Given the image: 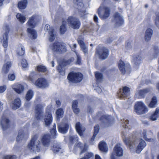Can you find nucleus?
<instances>
[{"instance_id": "1", "label": "nucleus", "mask_w": 159, "mask_h": 159, "mask_svg": "<svg viewBox=\"0 0 159 159\" xmlns=\"http://www.w3.org/2000/svg\"><path fill=\"white\" fill-rule=\"evenodd\" d=\"M122 137L124 141L131 151H134L136 146V152L137 153H140L147 145L145 142L141 139H130V138L126 137V135L124 134Z\"/></svg>"}, {"instance_id": "2", "label": "nucleus", "mask_w": 159, "mask_h": 159, "mask_svg": "<svg viewBox=\"0 0 159 159\" xmlns=\"http://www.w3.org/2000/svg\"><path fill=\"white\" fill-rule=\"evenodd\" d=\"M40 19V17L39 15H34L30 18L27 23L28 26L27 32L29 37L32 39H35L37 38V33L33 28L38 25Z\"/></svg>"}, {"instance_id": "3", "label": "nucleus", "mask_w": 159, "mask_h": 159, "mask_svg": "<svg viewBox=\"0 0 159 159\" xmlns=\"http://www.w3.org/2000/svg\"><path fill=\"white\" fill-rule=\"evenodd\" d=\"M37 135H34L28 145V148L32 151L39 152L40 150V142L37 141Z\"/></svg>"}, {"instance_id": "4", "label": "nucleus", "mask_w": 159, "mask_h": 159, "mask_svg": "<svg viewBox=\"0 0 159 159\" xmlns=\"http://www.w3.org/2000/svg\"><path fill=\"white\" fill-rule=\"evenodd\" d=\"M49 48L53 52L57 53L63 52L67 51L66 46L58 42L50 45Z\"/></svg>"}, {"instance_id": "5", "label": "nucleus", "mask_w": 159, "mask_h": 159, "mask_svg": "<svg viewBox=\"0 0 159 159\" xmlns=\"http://www.w3.org/2000/svg\"><path fill=\"white\" fill-rule=\"evenodd\" d=\"M134 111L137 114H140L147 112L148 109L143 102L138 101L135 105Z\"/></svg>"}, {"instance_id": "6", "label": "nucleus", "mask_w": 159, "mask_h": 159, "mask_svg": "<svg viewBox=\"0 0 159 159\" xmlns=\"http://www.w3.org/2000/svg\"><path fill=\"white\" fill-rule=\"evenodd\" d=\"M123 150L120 143H117L114 146L111 156V159H116V157H121L123 156Z\"/></svg>"}, {"instance_id": "7", "label": "nucleus", "mask_w": 159, "mask_h": 159, "mask_svg": "<svg viewBox=\"0 0 159 159\" xmlns=\"http://www.w3.org/2000/svg\"><path fill=\"white\" fill-rule=\"evenodd\" d=\"M82 78V75L80 73H74L71 72L68 75L67 79L70 81L74 83L80 82Z\"/></svg>"}, {"instance_id": "8", "label": "nucleus", "mask_w": 159, "mask_h": 159, "mask_svg": "<svg viewBox=\"0 0 159 159\" xmlns=\"http://www.w3.org/2000/svg\"><path fill=\"white\" fill-rule=\"evenodd\" d=\"M67 22L69 26L74 29H78L80 27V22L75 17H69L67 19Z\"/></svg>"}, {"instance_id": "9", "label": "nucleus", "mask_w": 159, "mask_h": 159, "mask_svg": "<svg viewBox=\"0 0 159 159\" xmlns=\"http://www.w3.org/2000/svg\"><path fill=\"white\" fill-rule=\"evenodd\" d=\"M101 122L104 124L106 126H108L113 124L114 122V118L107 115H103L100 118Z\"/></svg>"}, {"instance_id": "10", "label": "nucleus", "mask_w": 159, "mask_h": 159, "mask_svg": "<svg viewBox=\"0 0 159 159\" xmlns=\"http://www.w3.org/2000/svg\"><path fill=\"white\" fill-rule=\"evenodd\" d=\"M43 106L41 104H39L36 106L35 108V118L38 120H41L43 118Z\"/></svg>"}, {"instance_id": "11", "label": "nucleus", "mask_w": 159, "mask_h": 159, "mask_svg": "<svg viewBox=\"0 0 159 159\" xmlns=\"http://www.w3.org/2000/svg\"><path fill=\"white\" fill-rule=\"evenodd\" d=\"M9 31V28L7 26H5L3 28L2 32L3 34V45L5 48L8 46L7 38L8 34Z\"/></svg>"}, {"instance_id": "12", "label": "nucleus", "mask_w": 159, "mask_h": 159, "mask_svg": "<svg viewBox=\"0 0 159 159\" xmlns=\"http://www.w3.org/2000/svg\"><path fill=\"white\" fill-rule=\"evenodd\" d=\"M35 84L39 88H44L48 86L49 84L47 81L44 78H39L35 82Z\"/></svg>"}, {"instance_id": "13", "label": "nucleus", "mask_w": 159, "mask_h": 159, "mask_svg": "<svg viewBox=\"0 0 159 159\" xmlns=\"http://www.w3.org/2000/svg\"><path fill=\"white\" fill-rule=\"evenodd\" d=\"M123 17L118 12L115 13L112 21L115 23L117 26L122 25L124 23Z\"/></svg>"}, {"instance_id": "14", "label": "nucleus", "mask_w": 159, "mask_h": 159, "mask_svg": "<svg viewBox=\"0 0 159 159\" xmlns=\"http://www.w3.org/2000/svg\"><path fill=\"white\" fill-rule=\"evenodd\" d=\"M123 17L118 12L115 13L112 21L115 23L117 26L122 25L124 23Z\"/></svg>"}, {"instance_id": "15", "label": "nucleus", "mask_w": 159, "mask_h": 159, "mask_svg": "<svg viewBox=\"0 0 159 159\" xmlns=\"http://www.w3.org/2000/svg\"><path fill=\"white\" fill-rule=\"evenodd\" d=\"M101 7L99 8L98 10V13L99 17L102 19H106L110 15V9L108 7H105L103 9L102 13L101 14L100 12Z\"/></svg>"}, {"instance_id": "16", "label": "nucleus", "mask_w": 159, "mask_h": 159, "mask_svg": "<svg viewBox=\"0 0 159 159\" xmlns=\"http://www.w3.org/2000/svg\"><path fill=\"white\" fill-rule=\"evenodd\" d=\"M88 149V146L86 144H83L80 142L77 143L75 147L74 150H79L80 152V154H81L86 151Z\"/></svg>"}, {"instance_id": "17", "label": "nucleus", "mask_w": 159, "mask_h": 159, "mask_svg": "<svg viewBox=\"0 0 159 159\" xmlns=\"http://www.w3.org/2000/svg\"><path fill=\"white\" fill-rule=\"evenodd\" d=\"M130 89L128 87H125L122 90L118 93V97L122 98L127 97L130 93Z\"/></svg>"}, {"instance_id": "18", "label": "nucleus", "mask_w": 159, "mask_h": 159, "mask_svg": "<svg viewBox=\"0 0 159 159\" xmlns=\"http://www.w3.org/2000/svg\"><path fill=\"white\" fill-rule=\"evenodd\" d=\"M12 89L17 93L20 94L23 92L24 90V86L21 84L15 83L11 86Z\"/></svg>"}, {"instance_id": "19", "label": "nucleus", "mask_w": 159, "mask_h": 159, "mask_svg": "<svg viewBox=\"0 0 159 159\" xmlns=\"http://www.w3.org/2000/svg\"><path fill=\"white\" fill-rule=\"evenodd\" d=\"M98 54L100 59H104L108 56L109 52L107 49L103 48L98 52Z\"/></svg>"}, {"instance_id": "20", "label": "nucleus", "mask_w": 159, "mask_h": 159, "mask_svg": "<svg viewBox=\"0 0 159 159\" xmlns=\"http://www.w3.org/2000/svg\"><path fill=\"white\" fill-rule=\"evenodd\" d=\"M44 120L45 125L46 126H48L51 124L52 121V117L50 112H46Z\"/></svg>"}, {"instance_id": "21", "label": "nucleus", "mask_w": 159, "mask_h": 159, "mask_svg": "<svg viewBox=\"0 0 159 159\" xmlns=\"http://www.w3.org/2000/svg\"><path fill=\"white\" fill-rule=\"evenodd\" d=\"M45 30L47 31L49 30L48 38L49 41L50 42L53 41L55 38V36L53 33V30L52 28H50L49 25L46 24L45 25Z\"/></svg>"}, {"instance_id": "22", "label": "nucleus", "mask_w": 159, "mask_h": 159, "mask_svg": "<svg viewBox=\"0 0 159 159\" xmlns=\"http://www.w3.org/2000/svg\"><path fill=\"white\" fill-rule=\"evenodd\" d=\"M77 8L79 11V13L80 16L83 18L85 17L84 16L86 15V13L83 4L81 2H78L77 1Z\"/></svg>"}, {"instance_id": "23", "label": "nucleus", "mask_w": 159, "mask_h": 159, "mask_svg": "<svg viewBox=\"0 0 159 159\" xmlns=\"http://www.w3.org/2000/svg\"><path fill=\"white\" fill-rule=\"evenodd\" d=\"M149 91L150 90L148 89L139 90L136 92L135 95V97L138 99L143 98L145 95L149 92Z\"/></svg>"}, {"instance_id": "24", "label": "nucleus", "mask_w": 159, "mask_h": 159, "mask_svg": "<svg viewBox=\"0 0 159 159\" xmlns=\"http://www.w3.org/2000/svg\"><path fill=\"white\" fill-rule=\"evenodd\" d=\"M20 105V100L19 98L15 99L11 104V107L14 110H15L19 108Z\"/></svg>"}, {"instance_id": "25", "label": "nucleus", "mask_w": 159, "mask_h": 159, "mask_svg": "<svg viewBox=\"0 0 159 159\" xmlns=\"http://www.w3.org/2000/svg\"><path fill=\"white\" fill-rule=\"evenodd\" d=\"M1 123L3 130H6L9 127V121L6 117H2Z\"/></svg>"}, {"instance_id": "26", "label": "nucleus", "mask_w": 159, "mask_h": 159, "mask_svg": "<svg viewBox=\"0 0 159 159\" xmlns=\"http://www.w3.org/2000/svg\"><path fill=\"white\" fill-rule=\"evenodd\" d=\"M68 125L66 123H61L58 125L59 132L62 134L66 133L68 129Z\"/></svg>"}, {"instance_id": "27", "label": "nucleus", "mask_w": 159, "mask_h": 159, "mask_svg": "<svg viewBox=\"0 0 159 159\" xmlns=\"http://www.w3.org/2000/svg\"><path fill=\"white\" fill-rule=\"evenodd\" d=\"M153 34L152 30L150 28L147 29L145 33V40L148 41L150 40Z\"/></svg>"}, {"instance_id": "28", "label": "nucleus", "mask_w": 159, "mask_h": 159, "mask_svg": "<svg viewBox=\"0 0 159 159\" xmlns=\"http://www.w3.org/2000/svg\"><path fill=\"white\" fill-rule=\"evenodd\" d=\"M50 138L48 134H45L42 137L41 141L44 146H48L50 142Z\"/></svg>"}, {"instance_id": "29", "label": "nucleus", "mask_w": 159, "mask_h": 159, "mask_svg": "<svg viewBox=\"0 0 159 159\" xmlns=\"http://www.w3.org/2000/svg\"><path fill=\"white\" fill-rule=\"evenodd\" d=\"M75 129L80 136H82L83 135V133L85 130V128L82 126L79 122L77 123L76 124Z\"/></svg>"}, {"instance_id": "30", "label": "nucleus", "mask_w": 159, "mask_h": 159, "mask_svg": "<svg viewBox=\"0 0 159 159\" xmlns=\"http://www.w3.org/2000/svg\"><path fill=\"white\" fill-rule=\"evenodd\" d=\"M99 148L102 152L107 153L108 151V147L106 143L104 142H102L99 144Z\"/></svg>"}, {"instance_id": "31", "label": "nucleus", "mask_w": 159, "mask_h": 159, "mask_svg": "<svg viewBox=\"0 0 159 159\" xmlns=\"http://www.w3.org/2000/svg\"><path fill=\"white\" fill-rule=\"evenodd\" d=\"M11 64L10 61H8L4 64L2 69V72L4 74L7 73L11 68Z\"/></svg>"}, {"instance_id": "32", "label": "nucleus", "mask_w": 159, "mask_h": 159, "mask_svg": "<svg viewBox=\"0 0 159 159\" xmlns=\"http://www.w3.org/2000/svg\"><path fill=\"white\" fill-rule=\"evenodd\" d=\"M16 54L18 56H22L25 53V48L23 46L20 45L17 47L16 50Z\"/></svg>"}, {"instance_id": "33", "label": "nucleus", "mask_w": 159, "mask_h": 159, "mask_svg": "<svg viewBox=\"0 0 159 159\" xmlns=\"http://www.w3.org/2000/svg\"><path fill=\"white\" fill-rule=\"evenodd\" d=\"M78 42L80 45L83 52L85 54H87L88 53V47L85 44L83 41L81 39H78Z\"/></svg>"}, {"instance_id": "34", "label": "nucleus", "mask_w": 159, "mask_h": 159, "mask_svg": "<svg viewBox=\"0 0 159 159\" xmlns=\"http://www.w3.org/2000/svg\"><path fill=\"white\" fill-rule=\"evenodd\" d=\"M28 135V134H25L23 131L20 130L16 138V140L19 141L22 139H25L27 138Z\"/></svg>"}, {"instance_id": "35", "label": "nucleus", "mask_w": 159, "mask_h": 159, "mask_svg": "<svg viewBox=\"0 0 159 159\" xmlns=\"http://www.w3.org/2000/svg\"><path fill=\"white\" fill-rule=\"evenodd\" d=\"M159 115V108L156 109L155 112L149 117V119L152 121H155L157 120Z\"/></svg>"}, {"instance_id": "36", "label": "nucleus", "mask_w": 159, "mask_h": 159, "mask_svg": "<svg viewBox=\"0 0 159 159\" xmlns=\"http://www.w3.org/2000/svg\"><path fill=\"white\" fill-rule=\"evenodd\" d=\"M118 67L121 72L123 74L125 73L126 68L124 62L121 60H120L118 62Z\"/></svg>"}, {"instance_id": "37", "label": "nucleus", "mask_w": 159, "mask_h": 159, "mask_svg": "<svg viewBox=\"0 0 159 159\" xmlns=\"http://www.w3.org/2000/svg\"><path fill=\"white\" fill-rule=\"evenodd\" d=\"M27 1L26 0L20 1L18 3V7L21 9L25 8L27 5Z\"/></svg>"}, {"instance_id": "38", "label": "nucleus", "mask_w": 159, "mask_h": 159, "mask_svg": "<svg viewBox=\"0 0 159 159\" xmlns=\"http://www.w3.org/2000/svg\"><path fill=\"white\" fill-rule=\"evenodd\" d=\"M157 104V100L156 97H153L148 105V106L150 108H154L156 107Z\"/></svg>"}, {"instance_id": "39", "label": "nucleus", "mask_w": 159, "mask_h": 159, "mask_svg": "<svg viewBox=\"0 0 159 159\" xmlns=\"http://www.w3.org/2000/svg\"><path fill=\"white\" fill-rule=\"evenodd\" d=\"M34 93L33 91L31 90H30L27 92L26 96L25 99L27 101H29L34 96Z\"/></svg>"}, {"instance_id": "40", "label": "nucleus", "mask_w": 159, "mask_h": 159, "mask_svg": "<svg viewBox=\"0 0 159 159\" xmlns=\"http://www.w3.org/2000/svg\"><path fill=\"white\" fill-rule=\"evenodd\" d=\"M66 21H63L62 23V25L61 26L60 28V32L61 34H64L66 30Z\"/></svg>"}, {"instance_id": "41", "label": "nucleus", "mask_w": 159, "mask_h": 159, "mask_svg": "<svg viewBox=\"0 0 159 159\" xmlns=\"http://www.w3.org/2000/svg\"><path fill=\"white\" fill-rule=\"evenodd\" d=\"M142 58L141 57L138 56L134 57L133 60V62L136 65H139L141 62Z\"/></svg>"}, {"instance_id": "42", "label": "nucleus", "mask_w": 159, "mask_h": 159, "mask_svg": "<svg viewBox=\"0 0 159 159\" xmlns=\"http://www.w3.org/2000/svg\"><path fill=\"white\" fill-rule=\"evenodd\" d=\"M16 17L19 20L21 23H23L26 20L25 17L20 14L18 13L16 15Z\"/></svg>"}, {"instance_id": "43", "label": "nucleus", "mask_w": 159, "mask_h": 159, "mask_svg": "<svg viewBox=\"0 0 159 159\" xmlns=\"http://www.w3.org/2000/svg\"><path fill=\"white\" fill-rule=\"evenodd\" d=\"M64 112L62 109L59 108L56 111V114L57 119H59L61 118L63 115Z\"/></svg>"}, {"instance_id": "44", "label": "nucleus", "mask_w": 159, "mask_h": 159, "mask_svg": "<svg viewBox=\"0 0 159 159\" xmlns=\"http://www.w3.org/2000/svg\"><path fill=\"white\" fill-rule=\"evenodd\" d=\"M37 70L39 72H44L46 71L47 70L46 67L43 66L39 65L37 66Z\"/></svg>"}, {"instance_id": "45", "label": "nucleus", "mask_w": 159, "mask_h": 159, "mask_svg": "<svg viewBox=\"0 0 159 159\" xmlns=\"http://www.w3.org/2000/svg\"><path fill=\"white\" fill-rule=\"evenodd\" d=\"M56 126L55 124H54L53 125V128L51 130V137L53 138H55L57 135L56 131Z\"/></svg>"}, {"instance_id": "46", "label": "nucleus", "mask_w": 159, "mask_h": 159, "mask_svg": "<svg viewBox=\"0 0 159 159\" xmlns=\"http://www.w3.org/2000/svg\"><path fill=\"white\" fill-rule=\"evenodd\" d=\"M99 126L97 125L94 127V133L93 137L91 139L93 140L98 133L99 130Z\"/></svg>"}, {"instance_id": "47", "label": "nucleus", "mask_w": 159, "mask_h": 159, "mask_svg": "<svg viewBox=\"0 0 159 159\" xmlns=\"http://www.w3.org/2000/svg\"><path fill=\"white\" fill-rule=\"evenodd\" d=\"M155 23L156 26L159 28V12L157 13L154 19Z\"/></svg>"}, {"instance_id": "48", "label": "nucleus", "mask_w": 159, "mask_h": 159, "mask_svg": "<svg viewBox=\"0 0 159 159\" xmlns=\"http://www.w3.org/2000/svg\"><path fill=\"white\" fill-rule=\"evenodd\" d=\"M95 77L98 81H100L102 79V75L100 73L96 72L95 74Z\"/></svg>"}, {"instance_id": "49", "label": "nucleus", "mask_w": 159, "mask_h": 159, "mask_svg": "<svg viewBox=\"0 0 159 159\" xmlns=\"http://www.w3.org/2000/svg\"><path fill=\"white\" fill-rule=\"evenodd\" d=\"M36 75V73L35 72H33L31 73L29 77L28 78V80L30 81L31 82H33L34 78L35 76Z\"/></svg>"}, {"instance_id": "50", "label": "nucleus", "mask_w": 159, "mask_h": 159, "mask_svg": "<svg viewBox=\"0 0 159 159\" xmlns=\"http://www.w3.org/2000/svg\"><path fill=\"white\" fill-rule=\"evenodd\" d=\"M21 65L23 68H26L28 66V64L26 60L25 59H23L21 62Z\"/></svg>"}, {"instance_id": "51", "label": "nucleus", "mask_w": 159, "mask_h": 159, "mask_svg": "<svg viewBox=\"0 0 159 159\" xmlns=\"http://www.w3.org/2000/svg\"><path fill=\"white\" fill-rule=\"evenodd\" d=\"M8 78L9 80L13 81L16 79V76L14 74H9L8 75Z\"/></svg>"}, {"instance_id": "52", "label": "nucleus", "mask_w": 159, "mask_h": 159, "mask_svg": "<svg viewBox=\"0 0 159 159\" xmlns=\"http://www.w3.org/2000/svg\"><path fill=\"white\" fill-rule=\"evenodd\" d=\"M93 155L92 153L88 152L85 154V157L84 158L85 159H89L93 157Z\"/></svg>"}, {"instance_id": "53", "label": "nucleus", "mask_w": 159, "mask_h": 159, "mask_svg": "<svg viewBox=\"0 0 159 159\" xmlns=\"http://www.w3.org/2000/svg\"><path fill=\"white\" fill-rule=\"evenodd\" d=\"M149 132H147L146 130H144L143 131L142 136L143 138L145 139L147 138V136L148 135Z\"/></svg>"}, {"instance_id": "54", "label": "nucleus", "mask_w": 159, "mask_h": 159, "mask_svg": "<svg viewBox=\"0 0 159 159\" xmlns=\"http://www.w3.org/2000/svg\"><path fill=\"white\" fill-rule=\"evenodd\" d=\"M78 137L76 135L73 136H70L69 138V140L71 143H73L75 141L77 140Z\"/></svg>"}, {"instance_id": "55", "label": "nucleus", "mask_w": 159, "mask_h": 159, "mask_svg": "<svg viewBox=\"0 0 159 159\" xmlns=\"http://www.w3.org/2000/svg\"><path fill=\"white\" fill-rule=\"evenodd\" d=\"M128 120H124L122 122L123 126L124 127H125V128H128V126L127 125L128 124Z\"/></svg>"}, {"instance_id": "56", "label": "nucleus", "mask_w": 159, "mask_h": 159, "mask_svg": "<svg viewBox=\"0 0 159 159\" xmlns=\"http://www.w3.org/2000/svg\"><path fill=\"white\" fill-rule=\"evenodd\" d=\"M52 150L54 153H57L61 150V148L58 147H53L52 148Z\"/></svg>"}, {"instance_id": "57", "label": "nucleus", "mask_w": 159, "mask_h": 159, "mask_svg": "<svg viewBox=\"0 0 159 159\" xmlns=\"http://www.w3.org/2000/svg\"><path fill=\"white\" fill-rule=\"evenodd\" d=\"M16 158V157L15 156L5 155L3 157V159H15Z\"/></svg>"}, {"instance_id": "58", "label": "nucleus", "mask_w": 159, "mask_h": 159, "mask_svg": "<svg viewBox=\"0 0 159 159\" xmlns=\"http://www.w3.org/2000/svg\"><path fill=\"white\" fill-rule=\"evenodd\" d=\"M7 89V86L6 85L0 86V93L4 92Z\"/></svg>"}, {"instance_id": "59", "label": "nucleus", "mask_w": 159, "mask_h": 159, "mask_svg": "<svg viewBox=\"0 0 159 159\" xmlns=\"http://www.w3.org/2000/svg\"><path fill=\"white\" fill-rule=\"evenodd\" d=\"M76 55L77 60L76 61V63L80 65L81 64V58L78 55L76 52Z\"/></svg>"}, {"instance_id": "60", "label": "nucleus", "mask_w": 159, "mask_h": 159, "mask_svg": "<svg viewBox=\"0 0 159 159\" xmlns=\"http://www.w3.org/2000/svg\"><path fill=\"white\" fill-rule=\"evenodd\" d=\"M78 102L77 101L75 100L73 101L72 105V108H75V107H77V104Z\"/></svg>"}, {"instance_id": "61", "label": "nucleus", "mask_w": 159, "mask_h": 159, "mask_svg": "<svg viewBox=\"0 0 159 159\" xmlns=\"http://www.w3.org/2000/svg\"><path fill=\"white\" fill-rule=\"evenodd\" d=\"M73 110L75 113L77 114L79 111V109L77 107H75V108H72Z\"/></svg>"}, {"instance_id": "62", "label": "nucleus", "mask_w": 159, "mask_h": 159, "mask_svg": "<svg viewBox=\"0 0 159 159\" xmlns=\"http://www.w3.org/2000/svg\"><path fill=\"white\" fill-rule=\"evenodd\" d=\"M74 60V59L73 58H71V59L67 61V64H70Z\"/></svg>"}, {"instance_id": "63", "label": "nucleus", "mask_w": 159, "mask_h": 159, "mask_svg": "<svg viewBox=\"0 0 159 159\" xmlns=\"http://www.w3.org/2000/svg\"><path fill=\"white\" fill-rule=\"evenodd\" d=\"M145 140L148 142H153L154 141V140L152 138L148 139L147 138L145 139Z\"/></svg>"}, {"instance_id": "64", "label": "nucleus", "mask_w": 159, "mask_h": 159, "mask_svg": "<svg viewBox=\"0 0 159 159\" xmlns=\"http://www.w3.org/2000/svg\"><path fill=\"white\" fill-rule=\"evenodd\" d=\"M95 159H102L98 155L96 154L95 156Z\"/></svg>"}]
</instances>
